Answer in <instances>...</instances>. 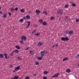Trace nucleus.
I'll return each mask as SVG.
<instances>
[{"mask_svg": "<svg viewBox=\"0 0 79 79\" xmlns=\"http://www.w3.org/2000/svg\"><path fill=\"white\" fill-rule=\"evenodd\" d=\"M22 39L23 40H26L27 38H26V37L25 36H23L22 37Z\"/></svg>", "mask_w": 79, "mask_h": 79, "instance_id": "6e6552de", "label": "nucleus"}, {"mask_svg": "<svg viewBox=\"0 0 79 79\" xmlns=\"http://www.w3.org/2000/svg\"><path fill=\"white\" fill-rule=\"evenodd\" d=\"M10 10L11 11H12V12H13V11H14L15 9H14V8H13L12 7L11 9H10Z\"/></svg>", "mask_w": 79, "mask_h": 79, "instance_id": "cd10ccee", "label": "nucleus"}, {"mask_svg": "<svg viewBox=\"0 0 79 79\" xmlns=\"http://www.w3.org/2000/svg\"><path fill=\"white\" fill-rule=\"evenodd\" d=\"M10 58V56H8V57H7V58H8H8Z\"/></svg>", "mask_w": 79, "mask_h": 79, "instance_id": "13d9d810", "label": "nucleus"}, {"mask_svg": "<svg viewBox=\"0 0 79 79\" xmlns=\"http://www.w3.org/2000/svg\"><path fill=\"white\" fill-rule=\"evenodd\" d=\"M1 27V25L0 24V27Z\"/></svg>", "mask_w": 79, "mask_h": 79, "instance_id": "e2e57ef3", "label": "nucleus"}, {"mask_svg": "<svg viewBox=\"0 0 79 79\" xmlns=\"http://www.w3.org/2000/svg\"><path fill=\"white\" fill-rule=\"evenodd\" d=\"M1 6H0V10H1Z\"/></svg>", "mask_w": 79, "mask_h": 79, "instance_id": "bf43d9fd", "label": "nucleus"}, {"mask_svg": "<svg viewBox=\"0 0 79 79\" xmlns=\"http://www.w3.org/2000/svg\"><path fill=\"white\" fill-rule=\"evenodd\" d=\"M8 14H9L10 16H11V13H10V12H9Z\"/></svg>", "mask_w": 79, "mask_h": 79, "instance_id": "79ce46f5", "label": "nucleus"}, {"mask_svg": "<svg viewBox=\"0 0 79 79\" xmlns=\"http://www.w3.org/2000/svg\"><path fill=\"white\" fill-rule=\"evenodd\" d=\"M36 31L35 30H34L32 32V34H34L35 32Z\"/></svg>", "mask_w": 79, "mask_h": 79, "instance_id": "a18cd8bd", "label": "nucleus"}, {"mask_svg": "<svg viewBox=\"0 0 79 79\" xmlns=\"http://www.w3.org/2000/svg\"><path fill=\"white\" fill-rule=\"evenodd\" d=\"M3 54H0V58H3Z\"/></svg>", "mask_w": 79, "mask_h": 79, "instance_id": "b1692460", "label": "nucleus"}, {"mask_svg": "<svg viewBox=\"0 0 79 79\" xmlns=\"http://www.w3.org/2000/svg\"><path fill=\"white\" fill-rule=\"evenodd\" d=\"M15 47L18 50H19V49L21 48H20V47H19V46H16Z\"/></svg>", "mask_w": 79, "mask_h": 79, "instance_id": "9b49d317", "label": "nucleus"}, {"mask_svg": "<svg viewBox=\"0 0 79 79\" xmlns=\"http://www.w3.org/2000/svg\"><path fill=\"white\" fill-rule=\"evenodd\" d=\"M16 71V70H15H15L13 71V72H14V73H15V72Z\"/></svg>", "mask_w": 79, "mask_h": 79, "instance_id": "603ef678", "label": "nucleus"}, {"mask_svg": "<svg viewBox=\"0 0 79 79\" xmlns=\"http://www.w3.org/2000/svg\"><path fill=\"white\" fill-rule=\"evenodd\" d=\"M68 6H69V5L66 4L65 5L64 7L65 8H68Z\"/></svg>", "mask_w": 79, "mask_h": 79, "instance_id": "473e14b6", "label": "nucleus"}, {"mask_svg": "<svg viewBox=\"0 0 79 79\" xmlns=\"http://www.w3.org/2000/svg\"><path fill=\"white\" fill-rule=\"evenodd\" d=\"M2 11H0V14H2Z\"/></svg>", "mask_w": 79, "mask_h": 79, "instance_id": "3c124183", "label": "nucleus"}, {"mask_svg": "<svg viewBox=\"0 0 79 79\" xmlns=\"http://www.w3.org/2000/svg\"><path fill=\"white\" fill-rule=\"evenodd\" d=\"M71 71V70L69 69H68L66 70V72L67 73H69Z\"/></svg>", "mask_w": 79, "mask_h": 79, "instance_id": "4be33fe9", "label": "nucleus"}, {"mask_svg": "<svg viewBox=\"0 0 79 79\" xmlns=\"http://www.w3.org/2000/svg\"><path fill=\"white\" fill-rule=\"evenodd\" d=\"M68 33H69V31H66L65 32V35H67Z\"/></svg>", "mask_w": 79, "mask_h": 79, "instance_id": "c85d7f7f", "label": "nucleus"}, {"mask_svg": "<svg viewBox=\"0 0 79 79\" xmlns=\"http://www.w3.org/2000/svg\"><path fill=\"white\" fill-rule=\"evenodd\" d=\"M43 79H47V78L46 77H43Z\"/></svg>", "mask_w": 79, "mask_h": 79, "instance_id": "49530a36", "label": "nucleus"}, {"mask_svg": "<svg viewBox=\"0 0 79 79\" xmlns=\"http://www.w3.org/2000/svg\"><path fill=\"white\" fill-rule=\"evenodd\" d=\"M10 67L11 68H13V66H12V65H10Z\"/></svg>", "mask_w": 79, "mask_h": 79, "instance_id": "864d4df0", "label": "nucleus"}, {"mask_svg": "<svg viewBox=\"0 0 79 79\" xmlns=\"http://www.w3.org/2000/svg\"><path fill=\"white\" fill-rule=\"evenodd\" d=\"M14 52H15V53H19V51L17 49L14 50Z\"/></svg>", "mask_w": 79, "mask_h": 79, "instance_id": "aec40b11", "label": "nucleus"}, {"mask_svg": "<svg viewBox=\"0 0 79 79\" xmlns=\"http://www.w3.org/2000/svg\"><path fill=\"white\" fill-rule=\"evenodd\" d=\"M39 15V14H36V15Z\"/></svg>", "mask_w": 79, "mask_h": 79, "instance_id": "052dcab7", "label": "nucleus"}, {"mask_svg": "<svg viewBox=\"0 0 79 79\" xmlns=\"http://www.w3.org/2000/svg\"><path fill=\"white\" fill-rule=\"evenodd\" d=\"M20 12L21 13H24L25 12V10L23 9H22L20 10Z\"/></svg>", "mask_w": 79, "mask_h": 79, "instance_id": "f8f14e48", "label": "nucleus"}, {"mask_svg": "<svg viewBox=\"0 0 79 79\" xmlns=\"http://www.w3.org/2000/svg\"><path fill=\"white\" fill-rule=\"evenodd\" d=\"M35 63L36 65H39V63L38 62L35 61Z\"/></svg>", "mask_w": 79, "mask_h": 79, "instance_id": "2f4dec72", "label": "nucleus"}, {"mask_svg": "<svg viewBox=\"0 0 79 79\" xmlns=\"http://www.w3.org/2000/svg\"><path fill=\"white\" fill-rule=\"evenodd\" d=\"M35 35H37V36H39V35H40V34L39 33H36V34H35Z\"/></svg>", "mask_w": 79, "mask_h": 79, "instance_id": "58836bf2", "label": "nucleus"}, {"mask_svg": "<svg viewBox=\"0 0 79 79\" xmlns=\"http://www.w3.org/2000/svg\"><path fill=\"white\" fill-rule=\"evenodd\" d=\"M6 16H7V13H5L3 14V18H6Z\"/></svg>", "mask_w": 79, "mask_h": 79, "instance_id": "ddd939ff", "label": "nucleus"}, {"mask_svg": "<svg viewBox=\"0 0 79 79\" xmlns=\"http://www.w3.org/2000/svg\"><path fill=\"white\" fill-rule=\"evenodd\" d=\"M74 33V31L73 30H70L69 31V34H73Z\"/></svg>", "mask_w": 79, "mask_h": 79, "instance_id": "1a4fd4ad", "label": "nucleus"}, {"mask_svg": "<svg viewBox=\"0 0 79 79\" xmlns=\"http://www.w3.org/2000/svg\"><path fill=\"white\" fill-rule=\"evenodd\" d=\"M43 44V43H41V42H39L38 43V46H41Z\"/></svg>", "mask_w": 79, "mask_h": 79, "instance_id": "4468645a", "label": "nucleus"}, {"mask_svg": "<svg viewBox=\"0 0 79 79\" xmlns=\"http://www.w3.org/2000/svg\"><path fill=\"white\" fill-rule=\"evenodd\" d=\"M61 40L62 41H68L69 39L68 38V37H66L64 38V37H62L61 38Z\"/></svg>", "mask_w": 79, "mask_h": 79, "instance_id": "f257e3e1", "label": "nucleus"}, {"mask_svg": "<svg viewBox=\"0 0 79 79\" xmlns=\"http://www.w3.org/2000/svg\"><path fill=\"white\" fill-rule=\"evenodd\" d=\"M28 13H31V11H28Z\"/></svg>", "mask_w": 79, "mask_h": 79, "instance_id": "5fc2aeb1", "label": "nucleus"}, {"mask_svg": "<svg viewBox=\"0 0 79 79\" xmlns=\"http://www.w3.org/2000/svg\"><path fill=\"white\" fill-rule=\"evenodd\" d=\"M54 19H55V17H54L53 16H52L51 18L50 19L51 20H53Z\"/></svg>", "mask_w": 79, "mask_h": 79, "instance_id": "7c9ffc66", "label": "nucleus"}, {"mask_svg": "<svg viewBox=\"0 0 79 79\" xmlns=\"http://www.w3.org/2000/svg\"><path fill=\"white\" fill-rule=\"evenodd\" d=\"M30 53H31V54H32L33 53V51L31 50L30 51Z\"/></svg>", "mask_w": 79, "mask_h": 79, "instance_id": "e433bc0d", "label": "nucleus"}, {"mask_svg": "<svg viewBox=\"0 0 79 79\" xmlns=\"http://www.w3.org/2000/svg\"><path fill=\"white\" fill-rule=\"evenodd\" d=\"M27 23H28V24L27 26L26 27V28H27L28 27H29L30 26V24H31V22L30 21H27Z\"/></svg>", "mask_w": 79, "mask_h": 79, "instance_id": "0eeeda50", "label": "nucleus"}, {"mask_svg": "<svg viewBox=\"0 0 79 79\" xmlns=\"http://www.w3.org/2000/svg\"><path fill=\"white\" fill-rule=\"evenodd\" d=\"M36 12L37 14L40 13V11L39 10H36Z\"/></svg>", "mask_w": 79, "mask_h": 79, "instance_id": "f3484780", "label": "nucleus"}, {"mask_svg": "<svg viewBox=\"0 0 79 79\" xmlns=\"http://www.w3.org/2000/svg\"><path fill=\"white\" fill-rule=\"evenodd\" d=\"M28 48H27V49H26V50H27Z\"/></svg>", "mask_w": 79, "mask_h": 79, "instance_id": "4d7b16f0", "label": "nucleus"}, {"mask_svg": "<svg viewBox=\"0 0 79 79\" xmlns=\"http://www.w3.org/2000/svg\"><path fill=\"white\" fill-rule=\"evenodd\" d=\"M38 60H42V57H39L38 58Z\"/></svg>", "mask_w": 79, "mask_h": 79, "instance_id": "5701e85b", "label": "nucleus"}, {"mask_svg": "<svg viewBox=\"0 0 79 79\" xmlns=\"http://www.w3.org/2000/svg\"><path fill=\"white\" fill-rule=\"evenodd\" d=\"M17 59H18V60H22V58L21 57H20L19 56H18L17 57Z\"/></svg>", "mask_w": 79, "mask_h": 79, "instance_id": "bb28decb", "label": "nucleus"}, {"mask_svg": "<svg viewBox=\"0 0 79 79\" xmlns=\"http://www.w3.org/2000/svg\"><path fill=\"white\" fill-rule=\"evenodd\" d=\"M23 19H26V17H23Z\"/></svg>", "mask_w": 79, "mask_h": 79, "instance_id": "09e8293b", "label": "nucleus"}, {"mask_svg": "<svg viewBox=\"0 0 79 79\" xmlns=\"http://www.w3.org/2000/svg\"><path fill=\"white\" fill-rule=\"evenodd\" d=\"M69 18L68 16H67L65 17L64 19L65 20H66V19H68V18Z\"/></svg>", "mask_w": 79, "mask_h": 79, "instance_id": "72a5a7b5", "label": "nucleus"}, {"mask_svg": "<svg viewBox=\"0 0 79 79\" xmlns=\"http://www.w3.org/2000/svg\"><path fill=\"white\" fill-rule=\"evenodd\" d=\"M23 19H20V20L19 21V23H23Z\"/></svg>", "mask_w": 79, "mask_h": 79, "instance_id": "a878e982", "label": "nucleus"}, {"mask_svg": "<svg viewBox=\"0 0 79 79\" xmlns=\"http://www.w3.org/2000/svg\"><path fill=\"white\" fill-rule=\"evenodd\" d=\"M55 47H58V44H56Z\"/></svg>", "mask_w": 79, "mask_h": 79, "instance_id": "c03bdc74", "label": "nucleus"}, {"mask_svg": "<svg viewBox=\"0 0 79 79\" xmlns=\"http://www.w3.org/2000/svg\"><path fill=\"white\" fill-rule=\"evenodd\" d=\"M4 56H5V57L6 58V59H8V58H7V57L8 56L7 54L6 53H4Z\"/></svg>", "mask_w": 79, "mask_h": 79, "instance_id": "2eb2a0df", "label": "nucleus"}, {"mask_svg": "<svg viewBox=\"0 0 79 79\" xmlns=\"http://www.w3.org/2000/svg\"><path fill=\"white\" fill-rule=\"evenodd\" d=\"M47 22H44L43 23V25L44 26H46V25H47Z\"/></svg>", "mask_w": 79, "mask_h": 79, "instance_id": "a211bd4d", "label": "nucleus"}, {"mask_svg": "<svg viewBox=\"0 0 79 79\" xmlns=\"http://www.w3.org/2000/svg\"><path fill=\"white\" fill-rule=\"evenodd\" d=\"M55 47V45H53L52 46V48H54Z\"/></svg>", "mask_w": 79, "mask_h": 79, "instance_id": "de8ad7c7", "label": "nucleus"}, {"mask_svg": "<svg viewBox=\"0 0 79 79\" xmlns=\"http://www.w3.org/2000/svg\"><path fill=\"white\" fill-rule=\"evenodd\" d=\"M48 12L47 11H43V14H45V15H48Z\"/></svg>", "mask_w": 79, "mask_h": 79, "instance_id": "dca6fc26", "label": "nucleus"}, {"mask_svg": "<svg viewBox=\"0 0 79 79\" xmlns=\"http://www.w3.org/2000/svg\"><path fill=\"white\" fill-rule=\"evenodd\" d=\"M68 60V59L67 58H65L63 59V61H66V60Z\"/></svg>", "mask_w": 79, "mask_h": 79, "instance_id": "412c9836", "label": "nucleus"}, {"mask_svg": "<svg viewBox=\"0 0 79 79\" xmlns=\"http://www.w3.org/2000/svg\"><path fill=\"white\" fill-rule=\"evenodd\" d=\"M45 52H46V51L44 50V51H41L40 53L41 56L42 57L44 56L45 55Z\"/></svg>", "mask_w": 79, "mask_h": 79, "instance_id": "f03ea898", "label": "nucleus"}, {"mask_svg": "<svg viewBox=\"0 0 79 79\" xmlns=\"http://www.w3.org/2000/svg\"><path fill=\"white\" fill-rule=\"evenodd\" d=\"M26 79H30V78H29V77H27L25 78Z\"/></svg>", "mask_w": 79, "mask_h": 79, "instance_id": "a19ab883", "label": "nucleus"}, {"mask_svg": "<svg viewBox=\"0 0 79 79\" xmlns=\"http://www.w3.org/2000/svg\"><path fill=\"white\" fill-rule=\"evenodd\" d=\"M37 76V74H33V76L34 77H35V76Z\"/></svg>", "mask_w": 79, "mask_h": 79, "instance_id": "37998d69", "label": "nucleus"}, {"mask_svg": "<svg viewBox=\"0 0 79 79\" xmlns=\"http://www.w3.org/2000/svg\"><path fill=\"white\" fill-rule=\"evenodd\" d=\"M59 21H60L61 20V18H60L59 19Z\"/></svg>", "mask_w": 79, "mask_h": 79, "instance_id": "6e6d98bb", "label": "nucleus"}, {"mask_svg": "<svg viewBox=\"0 0 79 79\" xmlns=\"http://www.w3.org/2000/svg\"><path fill=\"white\" fill-rule=\"evenodd\" d=\"M26 18L27 19H29V18H30V16L27 15L26 16Z\"/></svg>", "mask_w": 79, "mask_h": 79, "instance_id": "393cba45", "label": "nucleus"}, {"mask_svg": "<svg viewBox=\"0 0 79 79\" xmlns=\"http://www.w3.org/2000/svg\"><path fill=\"white\" fill-rule=\"evenodd\" d=\"M77 66H78V67H79V64H78Z\"/></svg>", "mask_w": 79, "mask_h": 79, "instance_id": "680f3d73", "label": "nucleus"}, {"mask_svg": "<svg viewBox=\"0 0 79 79\" xmlns=\"http://www.w3.org/2000/svg\"><path fill=\"white\" fill-rule=\"evenodd\" d=\"M48 72L47 71H44V74H48Z\"/></svg>", "mask_w": 79, "mask_h": 79, "instance_id": "c756f323", "label": "nucleus"}, {"mask_svg": "<svg viewBox=\"0 0 79 79\" xmlns=\"http://www.w3.org/2000/svg\"><path fill=\"white\" fill-rule=\"evenodd\" d=\"M48 52H47V51H46V52H44V53H45V54H46V53H48Z\"/></svg>", "mask_w": 79, "mask_h": 79, "instance_id": "8fccbe9b", "label": "nucleus"}, {"mask_svg": "<svg viewBox=\"0 0 79 79\" xmlns=\"http://www.w3.org/2000/svg\"><path fill=\"white\" fill-rule=\"evenodd\" d=\"M57 12L60 15H62L63 13V11L61 9H59Z\"/></svg>", "mask_w": 79, "mask_h": 79, "instance_id": "7ed1b4c3", "label": "nucleus"}, {"mask_svg": "<svg viewBox=\"0 0 79 79\" xmlns=\"http://www.w3.org/2000/svg\"><path fill=\"white\" fill-rule=\"evenodd\" d=\"M15 52V50H13L12 52L10 53V56H13V54Z\"/></svg>", "mask_w": 79, "mask_h": 79, "instance_id": "9d476101", "label": "nucleus"}, {"mask_svg": "<svg viewBox=\"0 0 79 79\" xmlns=\"http://www.w3.org/2000/svg\"><path fill=\"white\" fill-rule=\"evenodd\" d=\"M10 79H19V77L18 76H15L14 77H11Z\"/></svg>", "mask_w": 79, "mask_h": 79, "instance_id": "423d86ee", "label": "nucleus"}, {"mask_svg": "<svg viewBox=\"0 0 79 79\" xmlns=\"http://www.w3.org/2000/svg\"><path fill=\"white\" fill-rule=\"evenodd\" d=\"M20 66L19 65V66L17 67H15V70H16V71H18V70H19V69H20Z\"/></svg>", "mask_w": 79, "mask_h": 79, "instance_id": "39448f33", "label": "nucleus"}, {"mask_svg": "<svg viewBox=\"0 0 79 79\" xmlns=\"http://www.w3.org/2000/svg\"><path fill=\"white\" fill-rule=\"evenodd\" d=\"M15 10L16 11H18V8L16 7L15 9Z\"/></svg>", "mask_w": 79, "mask_h": 79, "instance_id": "ea45409f", "label": "nucleus"}, {"mask_svg": "<svg viewBox=\"0 0 79 79\" xmlns=\"http://www.w3.org/2000/svg\"><path fill=\"white\" fill-rule=\"evenodd\" d=\"M39 22L40 23H43L42 19H40L39 20Z\"/></svg>", "mask_w": 79, "mask_h": 79, "instance_id": "6ab92c4d", "label": "nucleus"}, {"mask_svg": "<svg viewBox=\"0 0 79 79\" xmlns=\"http://www.w3.org/2000/svg\"><path fill=\"white\" fill-rule=\"evenodd\" d=\"M76 21L77 23H79V19H77Z\"/></svg>", "mask_w": 79, "mask_h": 79, "instance_id": "4c0bfd02", "label": "nucleus"}, {"mask_svg": "<svg viewBox=\"0 0 79 79\" xmlns=\"http://www.w3.org/2000/svg\"><path fill=\"white\" fill-rule=\"evenodd\" d=\"M59 75H60V73H57L54 74L53 76H52V77H58Z\"/></svg>", "mask_w": 79, "mask_h": 79, "instance_id": "20e7f679", "label": "nucleus"}, {"mask_svg": "<svg viewBox=\"0 0 79 79\" xmlns=\"http://www.w3.org/2000/svg\"><path fill=\"white\" fill-rule=\"evenodd\" d=\"M72 5V6H76V5L75 3H73Z\"/></svg>", "mask_w": 79, "mask_h": 79, "instance_id": "c9c22d12", "label": "nucleus"}, {"mask_svg": "<svg viewBox=\"0 0 79 79\" xmlns=\"http://www.w3.org/2000/svg\"><path fill=\"white\" fill-rule=\"evenodd\" d=\"M23 41H24V40H23L22 39L20 40V42L21 44H23Z\"/></svg>", "mask_w": 79, "mask_h": 79, "instance_id": "f704fd0d", "label": "nucleus"}]
</instances>
